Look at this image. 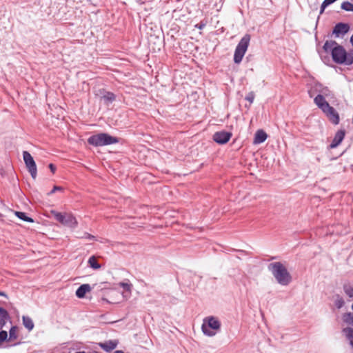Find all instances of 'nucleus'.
Returning <instances> with one entry per match:
<instances>
[{
  "mask_svg": "<svg viewBox=\"0 0 353 353\" xmlns=\"http://www.w3.org/2000/svg\"><path fill=\"white\" fill-rule=\"evenodd\" d=\"M321 92L323 94V96H328L330 93V91L328 90L327 88H325L322 90Z\"/></svg>",
  "mask_w": 353,
  "mask_h": 353,
  "instance_id": "72a5a7b5",
  "label": "nucleus"
},
{
  "mask_svg": "<svg viewBox=\"0 0 353 353\" xmlns=\"http://www.w3.org/2000/svg\"><path fill=\"white\" fill-rule=\"evenodd\" d=\"M268 137L267 134L263 130H258L254 135V144H260L263 143Z\"/></svg>",
  "mask_w": 353,
  "mask_h": 353,
  "instance_id": "4468645a",
  "label": "nucleus"
},
{
  "mask_svg": "<svg viewBox=\"0 0 353 353\" xmlns=\"http://www.w3.org/2000/svg\"><path fill=\"white\" fill-rule=\"evenodd\" d=\"M343 321L348 325L353 327V314L351 312H346L343 315Z\"/></svg>",
  "mask_w": 353,
  "mask_h": 353,
  "instance_id": "5701e85b",
  "label": "nucleus"
},
{
  "mask_svg": "<svg viewBox=\"0 0 353 353\" xmlns=\"http://www.w3.org/2000/svg\"><path fill=\"white\" fill-rule=\"evenodd\" d=\"M206 26V23L204 21H201L199 23L195 26V28L199 30H202Z\"/></svg>",
  "mask_w": 353,
  "mask_h": 353,
  "instance_id": "473e14b6",
  "label": "nucleus"
},
{
  "mask_svg": "<svg viewBox=\"0 0 353 353\" xmlns=\"http://www.w3.org/2000/svg\"><path fill=\"white\" fill-rule=\"evenodd\" d=\"M352 310H353V304L352 305Z\"/></svg>",
  "mask_w": 353,
  "mask_h": 353,
  "instance_id": "4c0bfd02",
  "label": "nucleus"
},
{
  "mask_svg": "<svg viewBox=\"0 0 353 353\" xmlns=\"http://www.w3.org/2000/svg\"><path fill=\"white\" fill-rule=\"evenodd\" d=\"M345 136V130L343 129H341L336 132L335 134V136L330 145V148H336L344 139V137Z\"/></svg>",
  "mask_w": 353,
  "mask_h": 353,
  "instance_id": "9b49d317",
  "label": "nucleus"
},
{
  "mask_svg": "<svg viewBox=\"0 0 353 353\" xmlns=\"http://www.w3.org/2000/svg\"><path fill=\"white\" fill-rule=\"evenodd\" d=\"M343 334L348 340L349 343L353 349V327H347L342 330Z\"/></svg>",
  "mask_w": 353,
  "mask_h": 353,
  "instance_id": "dca6fc26",
  "label": "nucleus"
},
{
  "mask_svg": "<svg viewBox=\"0 0 353 353\" xmlns=\"http://www.w3.org/2000/svg\"><path fill=\"white\" fill-rule=\"evenodd\" d=\"M91 290V287L89 284H83L79 287L76 291V296L78 298H83L85 294Z\"/></svg>",
  "mask_w": 353,
  "mask_h": 353,
  "instance_id": "2eb2a0df",
  "label": "nucleus"
},
{
  "mask_svg": "<svg viewBox=\"0 0 353 353\" xmlns=\"http://www.w3.org/2000/svg\"><path fill=\"white\" fill-rule=\"evenodd\" d=\"M51 213L57 221L65 226L74 228L78 225L77 220L70 213H62L54 210H52Z\"/></svg>",
  "mask_w": 353,
  "mask_h": 353,
  "instance_id": "39448f33",
  "label": "nucleus"
},
{
  "mask_svg": "<svg viewBox=\"0 0 353 353\" xmlns=\"http://www.w3.org/2000/svg\"><path fill=\"white\" fill-rule=\"evenodd\" d=\"M268 269L280 285H288L292 281L290 274L281 262L270 263Z\"/></svg>",
  "mask_w": 353,
  "mask_h": 353,
  "instance_id": "f257e3e1",
  "label": "nucleus"
},
{
  "mask_svg": "<svg viewBox=\"0 0 353 353\" xmlns=\"http://www.w3.org/2000/svg\"><path fill=\"white\" fill-rule=\"evenodd\" d=\"M0 296H6V294L3 292H0Z\"/></svg>",
  "mask_w": 353,
  "mask_h": 353,
  "instance_id": "e433bc0d",
  "label": "nucleus"
},
{
  "mask_svg": "<svg viewBox=\"0 0 353 353\" xmlns=\"http://www.w3.org/2000/svg\"><path fill=\"white\" fill-rule=\"evenodd\" d=\"M205 322L208 323V327L210 328H212L213 330H219L221 327L220 322L214 317L210 316L208 317L207 319L204 320V323L202 325L201 329L203 332L209 336H212L215 334L214 332L210 331L208 329Z\"/></svg>",
  "mask_w": 353,
  "mask_h": 353,
  "instance_id": "423d86ee",
  "label": "nucleus"
},
{
  "mask_svg": "<svg viewBox=\"0 0 353 353\" xmlns=\"http://www.w3.org/2000/svg\"><path fill=\"white\" fill-rule=\"evenodd\" d=\"M10 318L8 311L3 307H0V328H2Z\"/></svg>",
  "mask_w": 353,
  "mask_h": 353,
  "instance_id": "f3484780",
  "label": "nucleus"
},
{
  "mask_svg": "<svg viewBox=\"0 0 353 353\" xmlns=\"http://www.w3.org/2000/svg\"><path fill=\"white\" fill-rule=\"evenodd\" d=\"M119 142L117 137L110 136L107 133H99L90 136L88 139V143L95 147L114 144Z\"/></svg>",
  "mask_w": 353,
  "mask_h": 353,
  "instance_id": "7ed1b4c3",
  "label": "nucleus"
},
{
  "mask_svg": "<svg viewBox=\"0 0 353 353\" xmlns=\"http://www.w3.org/2000/svg\"><path fill=\"white\" fill-rule=\"evenodd\" d=\"M119 285L127 292H130L131 290L132 284L130 283L121 282Z\"/></svg>",
  "mask_w": 353,
  "mask_h": 353,
  "instance_id": "c85d7f7f",
  "label": "nucleus"
},
{
  "mask_svg": "<svg viewBox=\"0 0 353 353\" xmlns=\"http://www.w3.org/2000/svg\"><path fill=\"white\" fill-rule=\"evenodd\" d=\"M343 288L347 296H348L350 298L353 297V285H352L350 283H346L343 284Z\"/></svg>",
  "mask_w": 353,
  "mask_h": 353,
  "instance_id": "4be33fe9",
  "label": "nucleus"
},
{
  "mask_svg": "<svg viewBox=\"0 0 353 353\" xmlns=\"http://www.w3.org/2000/svg\"><path fill=\"white\" fill-rule=\"evenodd\" d=\"M232 135L231 132L225 131L216 132L213 135V140L219 144H225L229 141Z\"/></svg>",
  "mask_w": 353,
  "mask_h": 353,
  "instance_id": "1a4fd4ad",
  "label": "nucleus"
},
{
  "mask_svg": "<svg viewBox=\"0 0 353 353\" xmlns=\"http://www.w3.org/2000/svg\"><path fill=\"white\" fill-rule=\"evenodd\" d=\"M8 338V333L6 331L1 330L0 332V343L5 341Z\"/></svg>",
  "mask_w": 353,
  "mask_h": 353,
  "instance_id": "c756f323",
  "label": "nucleus"
},
{
  "mask_svg": "<svg viewBox=\"0 0 353 353\" xmlns=\"http://www.w3.org/2000/svg\"><path fill=\"white\" fill-rule=\"evenodd\" d=\"M48 167L50 171L54 174L57 170L56 166L53 163H50Z\"/></svg>",
  "mask_w": 353,
  "mask_h": 353,
  "instance_id": "f704fd0d",
  "label": "nucleus"
},
{
  "mask_svg": "<svg viewBox=\"0 0 353 353\" xmlns=\"http://www.w3.org/2000/svg\"><path fill=\"white\" fill-rule=\"evenodd\" d=\"M18 338L17 334V326H12L10 329L9 331V339L10 340H16Z\"/></svg>",
  "mask_w": 353,
  "mask_h": 353,
  "instance_id": "393cba45",
  "label": "nucleus"
},
{
  "mask_svg": "<svg viewBox=\"0 0 353 353\" xmlns=\"http://www.w3.org/2000/svg\"><path fill=\"white\" fill-rule=\"evenodd\" d=\"M88 265L90 268L94 270H98L101 268V265L97 262V258L94 256H92L88 259Z\"/></svg>",
  "mask_w": 353,
  "mask_h": 353,
  "instance_id": "412c9836",
  "label": "nucleus"
},
{
  "mask_svg": "<svg viewBox=\"0 0 353 353\" xmlns=\"http://www.w3.org/2000/svg\"><path fill=\"white\" fill-rule=\"evenodd\" d=\"M78 238L86 239H89V240H96V237L94 235L90 234L88 232H84L83 234V235L79 236Z\"/></svg>",
  "mask_w": 353,
  "mask_h": 353,
  "instance_id": "cd10ccee",
  "label": "nucleus"
},
{
  "mask_svg": "<svg viewBox=\"0 0 353 353\" xmlns=\"http://www.w3.org/2000/svg\"><path fill=\"white\" fill-rule=\"evenodd\" d=\"M15 214L18 218L24 221L29 223L34 222V220L32 218L28 216L25 212L16 211Z\"/></svg>",
  "mask_w": 353,
  "mask_h": 353,
  "instance_id": "b1692460",
  "label": "nucleus"
},
{
  "mask_svg": "<svg viewBox=\"0 0 353 353\" xmlns=\"http://www.w3.org/2000/svg\"><path fill=\"white\" fill-rule=\"evenodd\" d=\"M101 92L104 93V94L102 97V99L104 100L105 103H109L113 102L115 99L116 96L114 93L111 92H107L103 90H101Z\"/></svg>",
  "mask_w": 353,
  "mask_h": 353,
  "instance_id": "a211bd4d",
  "label": "nucleus"
},
{
  "mask_svg": "<svg viewBox=\"0 0 353 353\" xmlns=\"http://www.w3.org/2000/svg\"><path fill=\"white\" fill-rule=\"evenodd\" d=\"M314 102L322 111H325V109L330 105L325 99V97L321 94L316 96L314 99Z\"/></svg>",
  "mask_w": 353,
  "mask_h": 353,
  "instance_id": "f8f14e48",
  "label": "nucleus"
},
{
  "mask_svg": "<svg viewBox=\"0 0 353 353\" xmlns=\"http://www.w3.org/2000/svg\"><path fill=\"white\" fill-rule=\"evenodd\" d=\"M117 341L110 340L104 343H99V345L105 352H110L117 347Z\"/></svg>",
  "mask_w": 353,
  "mask_h": 353,
  "instance_id": "ddd939ff",
  "label": "nucleus"
},
{
  "mask_svg": "<svg viewBox=\"0 0 353 353\" xmlns=\"http://www.w3.org/2000/svg\"><path fill=\"white\" fill-rule=\"evenodd\" d=\"M322 112L326 115V117L334 125H337L339 123V114L333 107L329 105L327 108L325 109V111Z\"/></svg>",
  "mask_w": 353,
  "mask_h": 353,
  "instance_id": "6e6552de",
  "label": "nucleus"
},
{
  "mask_svg": "<svg viewBox=\"0 0 353 353\" xmlns=\"http://www.w3.org/2000/svg\"><path fill=\"white\" fill-rule=\"evenodd\" d=\"M350 43L352 44V46H353V34L352 35V37H350Z\"/></svg>",
  "mask_w": 353,
  "mask_h": 353,
  "instance_id": "c9c22d12",
  "label": "nucleus"
},
{
  "mask_svg": "<svg viewBox=\"0 0 353 353\" xmlns=\"http://www.w3.org/2000/svg\"><path fill=\"white\" fill-rule=\"evenodd\" d=\"M254 93L253 92H249L245 97V100L248 101L250 103H252L254 99Z\"/></svg>",
  "mask_w": 353,
  "mask_h": 353,
  "instance_id": "7c9ffc66",
  "label": "nucleus"
},
{
  "mask_svg": "<svg viewBox=\"0 0 353 353\" xmlns=\"http://www.w3.org/2000/svg\"><path fill=\"white\" fill-rule=\"evenodd\" d=\"M345 304L343 299L340 295H336L334 300V305L338 308H341Z\"/></svg>",
  "mask_w": 353,
  "mask_h": 353,
  "instance_id": "a878e982",
  "label": "nucleus"
},
{
  "mask_svg": "<svg viewBox=\"0 0 353 353\" xmlns=\"http://www.w3.org/2000/svg\"><path fill=\"white\" fill-rule=\"evenodd\" d=\"M250 41V35L249 34H246L241 38V39L239 42L238 45L236 47L234 54V61L235 63L239 64L241 62L243 57L248 50Z\"/></svg>",
  "mask_w": 353,
  "mask_h": 353,
  "instance_id": "20e7f679",
  "label": "nucleus"
},
{
  "mask_svg": "<svg viewBox=\"0 0 353 353\" xmlns=\"http://www.w3.org/2000/svg\"><path fill=\"white\" fill-rule=\"evenodd\" d=\"M341 8L346 11H353V3L349 1H344L341 4Z\"/></svg>",
  "mask_w": 353,
  "mask_h": 353,
  "instance_id": "bb28decb",
  "label": "nucleus"
},
{
  "mask_svg": "<svg viewBox=\"0 0 353 353\" xmlns=\"http://www.w3.org/2000/svg\"><path fill=\"white\" fill-rule=\"evenodd\" d=\"M63 190V188L61 186L54 185L53 189L49 193H48V194L50 195L54 193L56 191H62Z\"/></svg>",
  "mask_w": 353,
  "mask_h": 353,
  "instance_id": "2f4dec72",
  "label": "nucleus"
},
{
  "mask_svg": "<svg viewBox=\"0 0 353 353\" xmlns=\"http://www.w3.org/2000/svg\"><path fill=\"white\" fill-rule=\"evenodd\" d=\"M349 30L350 26L347 23H339L334 26L333 34H335L336 37H339L340 35L343 36Z\"/></svg>",
  "mask_w": 353,
  "mask_h": 353,
  "instance_id": "9d476101",
  "label": "nucleus"
},
{
  "mask_svg": "<svg viewBox=\"0 0 353 353\" xmlns=\"http://www.w3.org/2000/svg\"><path fill=\"white\" fill-rule=\"evenodd\" d=\"M332 57L334 63L350 65L353 64V49L346 51L341 45H337L332 50Z\"/></svg>",
  "mask_w": 353,
  "mask_h": 353,
  "instance_id": "f03ea898",
  "label": "nucleus"
},
{
  "mask_svg": "<svg viewBox=\"0 0 353 353\" xmlns=\"http://www.w3.org/2000/svg\"><path fill=\"white\" fill-rule=\"evenodd\" d=\"M337 45L338 43L335 41H326L323 48L326 52H330L332 53V49H334V48Z\"/></svg>",
  "mask_w": 353,
  "mask_h": 353,
  "instance_id": "aec40b11",
  "label": "nucleus"
},
{
  "mask_svg": "<svg viewBox=\"0 0 353 353\" xmlns=\"http://www.w3.org/2000/svg\"><path fill=\"white\" fill-rule=\"evenodd\" d=\"M23 161L25 162L26 166L30 172L31 176L33 179H35L37 178V165L36 163L30 154V152L28 151H23Z\"/></svg>",
  "mask_w": 353,
  "mask_h": 353,
  "instance_id": "0eeeda50",
  "label": "nucleus"
},
{
  "mask_svg": "<svg viewBox=\"0 0 353 353\" xmlns=\"http://www.w3.org/2000/svg\"><path fill=\"white\" fill-rule=\"evenodd\" d=\"M22 320L23 325L28 330V331H31L34 328V325L31 318L23 316Z\"/></svg>",
  "mask_w": 353,
  "mask_h": 353,
  "instance_id": "6ab92c4d",
  "label": "nucleus"
}]
</instances>
